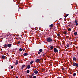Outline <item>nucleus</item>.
<instances>
[{"instance_id":"79ce46f5","label":"nucleus","mask_w":78,"mask_h":78,"mask_svg":"<svg viewBox=\"0 0 78 78\" xmlns=\"http://www.w3.org/2000/svg\"><path fill=\"white\" fill-rule=\"evenodd\" d=\"M70 45H71V44H70Z\"/></svg>"},{"instance_id":"c9c22d12","label":"nucleus","mask_w":78,"mask_h":78,"mask_svg":"<svg viewBox=\"0 0 78 78\" xmlns=\"http://www.w3.org/2000/svg\"><path fill=\"white\" fill-rule=\"evenodd\" d=\"M25 48H24V49H23V51H25Z\"/></svg>"},{"instance_id":"9d476101","label":"nucleus","mask_w":78,"mask_h":78,"mask_svg":"<svg viewBox=\"0 0 78 78\" xmlns=\"http://www.w3.org/2000/svg\"><path fill=\"white\" fill-rule=\"evenodd\" d=\"M30 67H31V66H30V65H29L27 66V69H30Z\"/></svg>"},{"instance_id":"2eb2a0df","label":"nucleus","mask_w":78,"mask_h":78,"mask_svg":"<svg viewBox=\"0 0 78 78\" xmlns=\"http://www.w3.org/2000/svg\"><path fill=\"white\" fill-rule=\"evenodd\" d=\"M77 32H74V34L75 36H76L77 35Z\"/></svg>"},{"instance_id":"423d86ee","label":"nucleus","mask_w":78,"mask_h":78,"mask_svg":"<svg viewBox=\"0 0 78 78\" xmlns=\"http://www.w3.org/2000/svg\"><path fill=\"white\" fill-rule=\"evenodd\" d=\"M11 45H12V44H9L7 45V46L8 47H11Z\"/></svg>"},{"instance_id":"a211bd4d","label":"nucleus","mask_w":78,"mask_h":78,"mask_svg":"<svg viewBox=\"0 0 78 78\" xmlns=\"http://www.w3.org/2000/svg\"><path fill=\"white\" fill-rule=\"evenodd\" d=\"M68 16H69V14H67L66 15L64 16V17H65V18H66V17H67Z\"/></svg>"},{"instance_id":"bb28decb","label":"nucleus","mask_w":78,"mask_h":78,"mask_svg":"<svg viewBox=\"0 0 78 78\" xmlns=\"http://www.w3.org/2000/svg\"><path fill=\"white\" fill-rule=\"evenodd\" d=\"M76 75V73H74L73 74V76H75Z\"/></svg>"},{"instance_id":"cd10ccee","label":"nucleus","mask_w":78,"mask_h":78,"mask_svg":"<svg viewBox=\"0 0 78 78\" xmlns=\"http://www.w3.org/2000/svg\"><path fill=\"white\" fill-rule=\"evenodd\" d=\"M66 46H67V47H70V45H69V44H67L66 45Z\"/></svg>"},{"instance_id":"7ed1b4c3","label":"nucleus","mask_w":78,"mask_h":78,"mask_svg":"<svg viewBox=\"0 0 78 78\" xmlns=\"http://www.w3.org/2000/svg\"><path fill=\"white\" fill-rule=\"evenodd\" d=\"M41 61V59H37L35 60V62H37V63H38L39 62V61Z\"/></svg>"},{"instance_id":"f257e3e1","label":"nucleus","mask_w":78,"mask_h":78,"mask_svg":"<svg viewBox=\"0 0 78 78\" xmlns=\"http://www.w3.org/2000/svg\"><path fill=\"white\" fill-rule=\"evenodd\" d=\"M46 41L48 42H51L53 41V39L49 37L47 39Z\"/></svg>"},{"instance_id":"a878e982","label":"nucleus","mask_w":78,"mask_h":78,"mask_svg":"<svg viewBox=\"0 0 78 78\" xmlns=\"http://www.w3.org/2000/svg\"><path fill=\"white\" fill-rule=\"evenodd\" d=\"M13 67H14V66H11V69H13Z\"/></svg>"},{"instance_id":"b1692460","label":"nucleus","mask_w":78,"mask_h":78,"mask_svg":"<svg viewBox=\"0 0 78 78\" xmlns=\"http://www.w3.org/2000/svg\"><path fill=\"white\" fill-rule=\"evenodd\" d=\"M23 49H22L21 48H20V49H19V51H22V50Z\"/></svg>"},{"instance_id":"ddd939ff","label":"nucleus","mask_w":78,"mask_h":78,"mask_svg":"<svg viewBox=\"0 0 78 78\" xmlns=\"http://www.w3.org/2000/svg\"><path fill=\"white\" fill-rule=\"evenodd\" d=\"M53 48H54V47L53 46H51L50 47V48L51 49V50L53 49Z\"/></svg>"},{"instance_id":"473e14b6","label":"nucleus","mask_w":78,"mask_h":78,"mask_svg":"<svg viewBox=\"0 0 78 78\" xmlns=\"http://www.w3.org/2000/svg\"><path fill=\"white\" fill-rule=\"evenodd\" d=\"M58 36H60V34H57Z\"/></svg>"},{"instance_id":"39448f33","label":"nucleus","mask_w":78,"mask_h":78,"mask_svg":"<svg viewBox=\"0 0 78 78\" xmlns=\"http://www.w3.org/2000/svg\"><path fill=\"white\" fill-rule=\"evenodd\" d=\"M72 65L73 66H74V67H75L76 65V63L75 62H73L72 63Z\"/></svg>"},{"instance_id":"e433bc0d","label":"nucleus","mask_w":78,"mask_h":78,"mask_svg":"<svg viewBox=\"0 0 78 78\" xmlns=\"http://www.w3.org/2000/svg\"><path fill=\"white\" fill-rule=\"evenodd\" d=\"M57 78H62L61 77H58Z\"/></svg>"},{"instance_id":"9b49d317","label":"nucleus","mask_w":78,"mask_h":78,"mask_svg":"<svg viewBox=\"0 0 78 78\" xmlns=\"http://www.w3.org/2000/svg\"><path fill=\"white\" fill-rule=\"evenodd\" d=\"M54 26L53 24H52L49 25V27H51L52 28H53Z\"/></svg>"},{"instance_id":"aec40b11","label":"nucleus","mask_w":78,"mask_h":78,"mask_svg":"<svg viewBox=\"0 0 78 78\" xmlns=\"http://www.w3.org/2000/svg\"><path fill=\"white\" fill-rule=\"evenodd\" d=\"M31 75H32L30 76H34V75L35 74H34V73H32L31 74Z\"/></svg>"},{"instance_id":"393cba45","label":"nucleus","mask_w":78,"mask_h":78,"mask_svg":"<svg viewBox=\"0 0 78 78\" xmlns=\"http://www.w3.org/2000/svg\"><path fill=\"white\" fill-rule=\"evenodd\" d=\"M2 58H3V59H5V56L4 55H2Z\"/></svg>"},{"instance_id":"a19ab883","label":"nucleus","mask_w":78,"mask_h":78,"mask_svg":"<svg viewBox=\"0 0 78 78\" xmlns=\"http://www.w3.org/2000/svg\"><path fill=\"white\" fill-rule=\"evenodd\" d=\"M16 78H18V77L16 76Z\"/></svg>"},{"instance_id":"0eeeda50","label":"nucleus","mask_w":78,"mask_h":78,"mask_svg":"<svg viewBox=\"0 0 78 78\" xmlns=\"http://www.w3.org/2000/svg\"><path fill=\"white\" fill-rule=\"evenodd\" d=\"M23 55L24 56H28V54L27 53H25L23 54Z\"/></svg>"},{"instance_id":"f3484780","label":"nucleus","mask_w":78,"mask_h":78,"mask_svg":"<svg viewBox=\"0 0 78 78\" xmlns=\"http://www.w3.org/2000/svg\"><path fill=\"white\" fill-rule=\"evenodd\" d=\"M43 51V50H42V49H40L39 50V51H40V52H42V51Z\"/></svg>"},{"instance_id":"4c0bfd02","label":"nucleus","mask_w":78,"mask_h":78,"mask_svg":"<svg viewBox=\"0 0 78 78\" xmlns=\"http://www.w3.org/2000/svg\"><path fill=\"white\" fill-rule=\"evenodd\" d=\"M43 56H45V54H43Z\"/></svg>"},{"instance_id":"412c9836","label":"nucleus","mask_w":78,"mask_h":78,"mask_svg":"<svg viewBox=\"0 0 78 78\" xmlns=\"http://www.w3.org/2000/svg\"><path fill=\"white\" fill-rule=\"evenodd\" d=\"M33 62H34L33 61H31L30 62V64H33Z\"/></svg>"},{"instance_id":"1a4fd4ad","label":"nucleus","mask_w":78,"mask_h":78,"mask_svg":"<svg viewBox=\"0 0 78 78\" xmlns=\"http://www.w3.org/2000/svg\"><path fill=\"white\" fill-rule=\"evenodd\" d=\"M25 65H22V66L21 67V70H23V68H24V67H25Z\"/></svg>"},{"instance_id":"20e7f679","label":"nucleus","mask_w":78,"mask_h":78,"mask_svg":"<svg viewBox=\"0 0 78 78\" xmlns=\"http://www.w3.org/2000/svg\"><path fill=\"white\" fill-rule=\"evenodd\" d=\"M18 64H19V61L18 60H16L15 64V66H17Z\"/></svg>"},{"instance_id":"4468645a","label":"nucleus","mask_w":78,"mask_h":78,"mask_svg":"<svg viewBox=\"0 0 78 78\" xmlns=\"http://www.w3.org/2000/svg\"><path fill=\"white\" fill-rule=\"evenodd\" d=\"M73 61H76V59L75 57H73Z\"/></svg>"},{"instance_id":"ea45409f","label":"nucleus","mask_w":78,"mask_h":78,"mask_svg":"<svg viewBox=\"0 0 78 78\" xmlns=\"http://www.w3.org/2000/svg\"><path fill=\"white\" fill-rule=\"evenodd\" d=\"M41 57V55L40 57L39 58L38 57V58H40V57Z\"/></svg>"},{"instance_id":"2f4dec72","label":"nucleus","mask_w":78,"mask_h":78,"mask_svg":"<svg viewBox=\"0 0 78 78\" xmlns=\"http://www.w3.org/2000/svg\"><path fill=\"white\" fill-rule=\"evenodd\" d=\"M36 78V76H34L33 77V78Z\"/></svg>"},{"instance_id":"6e6552de","label":"nucleus","mask_w":78,"mask_h":78,"mask_svg":"<svg viewBox=\"0 0 78 78\" xmlns=\"http://www.w3.org/2000/svg\"><path fill=\"white\" fill-rule=\"evenodd\" d=\"M34 73L35 74V75H36V74H37V73H38V71L35 70L34 72Z\"/></svg>"},{"instance_id":"f8f14e48","label":"nucleus","mask_w":78,"mask_h":78,"mask_svg":"<svg viewBox=\"0 0 78 78\" xmlns=\"http://www.w3.org/2000/svg\"><path fill=\"white\" fill-rule=\"evenodd\" d=\"M63 34H65V36H67V32L64 31L63 32Z\"/></svg>"},{"instance_id":"dca6fc26","label":"nucleus","mask_w":78,"mask_h":78,"mask_svg":"<svg viewBox=\"0 0 78 78\" xmlns=\"http://www.w3.org/2000/svg\"><path fill=\"white\" fill-rule=\"evenodd\" d=\"M71 31V28H69L68 29V31Z\"/></svg>"},{"instance_id":"72a5a7b5","label":"nucleus","mask_w":78,"mask_h":78,"mask_svg":"<svg viewBox=\"0 0 78 78\" xmlns=\"http://www.w3.org/2000/svg\"><path fill=\"white\" fill-rule=\"evenodd\" d=\"M38 54H41V52H40V51L38 52Z\"/></svg>"},{"instance_id":"4be33fe9","label":"nucleus","mask_w":78,"mask_h":78,"mask_svg":"<svg viewBox=\"0 0 78 78\" xmlns=\"http://www.w3.org/2000/svg\"><path fill=\"white\" fill-rule=\"evenodd\" d=\"M74 22L75 23H78V21L76 20L74 21Z\"/></svg>"},{"instance_id":"c756f323","label":"nucleus","mask_w":78,"mask_h":78,"mask_svg":"<svg viewBox=\"0 0 78 78\" xmlns=\"http://www.w3.org/2000/svg\"><path fill=\"white\" fill-rule=\"evenodd\" d=\"M76 26H78V23H76L75 24Z\"/></svg>"},{"instance_id":"6ab92c4d","label":"nucleus","mask_w":78,"mask_h":78,"mask_svg":"<svg viewBox=\"0 0 78 78\" xmlns=\"http://www.w3.org/2000/svg\"><path fill=\"white\" fill-rule=\"evenodd\" d=\"M26 72L27 73H30V70H27L26 71Z\"/></svg>"},{"instance_id":"58836bf2","label":"nucleus","mask_w":78,"mask_h":78,"mask_svg":"<svg viewBox=\"0 0 78 78\" xmlns=\"http://www.w3.org/2000/svg\"><path fill=\"white\" fill-rule=\"evenodd\" d=\"M20 41H19V44H20Z\"/></svg>"},{"instance_id":"f704fd0d","label":"nucleus","mask_w":78,"mask_h":78,"mask_svg":"<svg viewBox=\"0 0 78 78\" xmlns=\"http://www.w3.org/2000/svg\"><path fill=\"white\" fill-rule=\"evenodd\" d=\"M68 26H69V27H70V24L68 25Z\"/></svg>"},{"instance_id":"5701e85b","label":"nucleus","mask_w":78,"mask_h":78,"mask_svg":"<svg viewBox=\"0 0 78 78\" xmlns=\"http://www.w3.org/2000/svg\"><path fill=\"white\" fill-rule=\"evenodd\" d=\"M76 68H77V67H78V63H77V64H76Z\"/></svg>"},{"instance_id":"c85d7f7f","label":"nucleus","mask_w":78,"mask_h":78,"mask_svg":"<svg viewBox=\"0 0 78 78\" xmlns=\"http://www.w3.org/2000/svg\"><path fill=\"white\" fill-rule=\"evenodd\" d=\"M4 47H7V45L6 44H5V45H4Z\"/></svg>"},{"instance_id":"f03ea898","label":"nucleus","mask_w":78,"mask_h":78,"mask_svg":"<svg viewBox=\"0 0 78 78\" xmlns=\"http://www.w3.org/2000/svg\"><path fill=\"white\" fill-rule=\"evenodd\" d=\"M54 53H58V50L56 48H54Z\"/></svg>"},{"instance_id":"7c9ffc66","label":"nucleus","mask_w":78,"mask_h":78,"mask_svg":"<svg viewBox=\"0 0 78 78\" xmlns=\"http://www.w3.org/2000/svg\"><path fill=\"white\" fill-rule=\"evenodd\" d=\"M62 71L64 70L65 69L64 68H62Z\"/></svg>"}]
</instances>
